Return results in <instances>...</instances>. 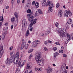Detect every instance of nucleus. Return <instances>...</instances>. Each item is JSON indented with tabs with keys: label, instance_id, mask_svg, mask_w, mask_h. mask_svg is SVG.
Instances as JSON below:
<instances>
[{
	"label": "nucleus",
	"instance_id": "obj_15",
	"mask_svg": "<svg viewBox=\"0 0 73 73\" xmlns=\"http://www.w3.org/2000/svg\"><path fill=\"white\" fill-rule=\"evenodd\" d=\"M62 11L60 10L59 11L58 13V15L60 17H62Z\"/></svg>",
	"mask_w": 73,
	"mask_h": 73
},
{
	"label": "nucleus",
	"instance_id": "obj_23",
	"mask_svg": "<svg viewBox=\"0 0 73 73\" xmlns=\"http://www.w3.org/2000/svg\"><path fill=\"white\" fill-rule=\"evenodd\" d=\"M14 57L13 56H11V57L10 58V61H12V62H13V60H14Z\"/></svg>",
	"mask_w": 73,
	"mask_h": 73
},
{
	"label": "nucleus",
	"instance_id": "obj_31",
	"mask_svg": "<svg viewBox=\"0 0 73 73\" xmlns=\"http://www.w3.org/2000/svg\"><path fill=\"white\" fill-rule=\"evenodd\" d=\"M33 51V49H31L29 50L28 51V53H31V52H32Z\"/></svg>",
	"mask_w": 73,
	"mask_h": 73
},
{
	"label": "nucleus",
	"instance_id": "obj_53",
	"mask_svg": "<svg viewBox=\"0 0 73 73\" xmlns=\"http://www.w3.org/2000/svg\"><path fill=\"white\" fill-rule=\"evenodd\" d=\"M12 49H13V46H12L10 48V50H12Z\"/></svg>",
	"mask_w": 73,
	"mask_h": 73
},
{
	"label": "nucleus",
	"instance_id": "obj_8",
	"mask_svg": "<svg viewBox=\"0 0 73 73\" xmlns=\"http://www.w3.org/2000/svg\"><path fill=\"white\" fill-rule=\"evenodd\" d=\"M65 66L64 67V66H62V70L60 71V73H67V72H66L65 70V66H66V64H64Z\"/></svg>",
	"mask_w": 73,
	"mask_h": 73
},
{
	"label": "nucleus",
	"instance_id": "obj_45",
	"mask_svg": "<svg viewBox=\"0 0 73 73\" xmlns=\"http://www.w3.org/2000/svg\"><path fill=\"white\" fill-rule=\"evenodd\" d=\"M44 50H45V51H46V52H47V51H48V49H47L46 47H44Z\"/></svg>",
	"mask_w": 73,
	"mask_h": 73
},
{
	"label": "nucleus",
	"instance_id": "obj_49",
	"mask_svg": "<svg viewBox=\"0 0 73 73\" xmlns=\"http://www.w3.org/2000/svg\"><path fill=\"white\" fill-rule=\"evenodd\" d=\"M63 56L64 57H66V55L65 54H63Z\"/></svg>",
	"mask_w": 73,
	"mask_h": 73
},
{
	"label": "nucleus",
	"instance_id": "obj_61",
	"mask_svg": "<svg viewBox=\"0 0 73 73\" xmlns=\"http://www.w3.org/2000/svg\"><path fill=\"white\" fill-rule=\"evenodd\" d=\"M5 26H7L8 25V23H6L5 24Z\"/></svg>",
	"mask_w": 73,
	"mask_h": 73
},
{
	"label": "nucleus",
	"instance_id": "obj_51",
	"mask_svg": "<svg viewBox=\"0 0 73 73\" xmlns=\"http://www.w3.org/2000/svg\"><path fill=\"white\" fill-rule=\"evenodd\" d=\"M35 4V1H33L32 2V5H34Z\"/></svg>",
	"mask_w": 73,
	"mask_h": 73
},
{
	"label": "nucleus",
	"instance_id": "obj_3",
	"mask_svg": "<svg viewBox=\"0 0 73 73\" xmlns=\"http://www.w3.org/2000/svg\"><path fill=\"white\" fill-rule=\"evenodd\" d=\"M20 53L19 52H17L15 55V58L14 60V64L16 65V64H17V65H19V66L21 64V61H19V55Z\"/></svg>",
	"mask_w": 73,
	"mask_h": 73
},
{
	"label": "nucleus",
	"instance_id": "obj_9",
	"mask_svg": "<svg viewBox=\"0 0 73 73\" xmlns=\"http://www.w3.org/2000/svg\"><path fill=\"white\" fill-rule=\"evenodd\" d=\"M27 25V21L25 19L23 20L22 22V26L23 27H25Z\"/></svg>",
	"mask_w": 73,
	"mask_h": 73
},
{
	"label": "nucleus",
	"instance_id": "obj_27",
	"mask_svg": "<svg viewBox=\"0 0 73 73\" xmlns=\"http://www.w3.org/2000/svg\"><path fill=\"white\" fill-rule=\"evenodd\" d=\"M58 52H55L54 54V57H56V56H58Z\"/></svg>",
	"mask_w": 73,
	"mask_h": 73
},
{
	"label": "nucleus",
	"instance_id": "obj_29",
	"mask_svg": "<svg viewBox=\"0 0 73 73\" xmlns=\"http://www.w3.org/2000/svg\"><path fill=\"white\" fill-rule=\"evenodd\" d=\"M7 34V33L6 32H4V33H3L2 35V37H5V35Z\"/></svg>",
	"mask_w": 73,
	"mask_h": 73
},
{
	"label": "nucleus",
	"instance_id": "obj_10",
	"mask_svg": "<svg viewBox=\"0 0 73 73\" xmlns=\"http://www.w3.org/2000/svg\"><path fill=\"white\" fill-rule=\"evenodd\" d=\"M33 64L31 62H30L27 64V69H31L32 67Z\"/></svg>",
	"mask_w": 73,
	"mask_h": 73
},
{
	"label": "nucleus",
	"instance_id": "obj_14",
	"mask_svg": "<svg viewBox=\"0 0 73 73\" xmlns=\"http://www.w3.org/2000/svg\"><path fill=\"white\" fill-rule=\"evenodd\" d=\"M50 32V28L49 27L48 28V29L47 30V31L45 32V35H48V34H49Z\"/></svg>",
	"mask_w": 73,
	"mask_h": 73
},
{
	"label": "nucleus",
	"instance_id": "obj_24",
	"mask_svg": "<svg viewBox=\"0 0 73 73\" xmlns=\"http://www.w3.org/2000/svg\"><path fill=\"white\" fill-rule=\"evenodd\" d=\"M73 33H71L70 35L69 34V33H67L66 35V37H70L72 36H73Z\"/></svg>",
	"mask_w": 73,
	"mask_h": 73
},
{
	"label": "nucleus",
	"instance_id": "obj_26",
	"mask_svg": "<svg viewBox=\"0 0 73 73\" xmlns=\"http://www.w3.org/2000/svg\"><path fill=\"white\" fill-rule=\"evenodd\" d=\"M15 17H13L11 19V21L12 23H13V22H15Z\"/></svg>",
	"mask_w": 73,
	"mask_h": 73
},
{
	"label": "nucleus",
	"instance_id": "obj_1",
	"mask_svg": "<svg viewBox=\"0 0 73 73\" xmlns=\"http://www.w3.org/2000/svg\"><path fill=\"white\" fill-rule=\"evenodd\" d=\"M34 17L33 16H31L29 18V21H31V23L29 25L28 29L30 31H32V25H33V24H35L36 23L37 19L33 20Z\"/></svg>",
	"mask_w": 73,
	"mask_h": 73
},
{
	"label": "nucleus",
	"instance_id": "obj_38",
	"mask_svg": "<svg viewBox=\"0 0 73 73\" xmlns=\"http://www.w3.org/2000/svg\"><path fill=\"white\" fill-rule=\"evenodd\" d=\"M30 2H27V7H29V6H30Z\"/></svg>",
	"mask_w": 73,
	"mask_h": 73
},
{
	"label": "nucleus",
	"instance_id": "obj_16",
	"mask_svg": "<svg viewBox=\"0 0 73 73\" xmlns=\"http://www.w3.org/2000/svg\"><path fill=\"white\" fill-rule=\"evenodd\" d=\"M42 6H45L46 5V1L45 0H43L42 1Z\"/></svg>",
	"mask_w": 73,
	"mask_h": 73
},
{
	"label": "nucleus",
	"instance_id": "obj_47",
	"mask_svg": "<svg viewBox=\"0 0 73 73\" xmlns=\"http://www.w3.org/2000/svg\"><path fill=\"white\" fill-rule=\"evenodd\" d=\"M37 8H38L39 7V3L37 2Z\"/></svg>",
	"mask_w": 73,
	"mask_h": 73
},
{
	"label": "nucleus",
	"instance_id": "obj_34",
	"mask_svg": "<svg viewBox=\"0 0 73 73\" xmlns=\"http://www.w3.org/2000/svg\"><path fill=\"white\" fill-rule=\"evenodd\" d=\"M60 4L59 3H58L56 5V7L58 8L60 7Z\"/></svg>",
	"mask_w": 73,
	"mask_h": 73
},
{
	"label": "nucleus",
	"instance_id": "obj_33",
	"mask_svg": "<svg viewBox=\"0 0 73 73\" xmlns=\"http://www.w3.org/2000/svg\"><path fill=\"white\" fill-rule=\"evenodd\" d=\"M15 73H20V70L17 69V70Z\"/></svg>",
	"mask_w": 73,
	"mask_h": 73
},
{
	"label": "nucleus",
	"instance_id": "obj_58",
	"mask_svg": "<svg viewBox=\"0 0 73 73\" xmlns=\"http://www.w3.org/2000/svg\"><path fill=\"white\" fill-rule=\"evenodd\" d=\"M11 29L12 30L13 29V25H11Z\"/></svg>",
	"mask_w": 73,
	"mask_h": 73
},
{
	"label": "nucleus",
	"instance_id": "obj_40",
	"mask_svg": "<svg viewBox=\"0 0 73 73\" xmlns=\"http://www.w3.org/2000/svg\"><path fill=\"white\" fill-rule=\"evenodd\" d=\"M35 59L36 61H37V54H35Z\"/></svg>",
	"mask_w": 73,
	"mask_h": 73
},
{
	"label": "nucleus",
	"instance_id": "obj_6",
	"mask_svg": "<svg viewBox=\"0 0 73 73\" xmlns=\"http://www.w3.org/2000/svg\"><path fill=\"white\" fill-rule=\"evenodd\" d=\"M28 46H29V45H28V44H27V45L26 42H24L21 44V49H23L24 48L25 46V49H27V48H28Z\"/></svg>",
	"mask_w": 73,
	"mask_h": 73
},
{
	"label": "nucleus",
	"instance_id": "obj_7",
	"mask_svg": "<svg viewBox=\"0 0 73 73\" xmlns=\"http://www.w3.org/2000/svg\"><path fill=\"white\" fill-rule=\"evenodd\" d=\"M4 53V49H3V47L2 45L0 46V58L1 57L3 54Z\"/></svg>",
	"mask_w": 73,
	"mask_h": 73
},
{
	"label": "nucleus",
	"instance_id": "obj_5",
	"mask_svg": "<svg viewBox=\"0 0 73 73\" xmlns=\"http://www.w3.org/2000/svg\"><path fill=\"white\" fill-rule=\"evenodd\" d=\"M72 15V13L69 10H68V11L66 10L65 11L64 16L65 17H68V15H69L70 16H71Z\"/></svg>",
	"mask_w": 73,
	"mask_h": 73
},
{
	"label": "nucleus",
	"instance_id": "obj_55",
	"mask_svg": "<svg viewBox=\"0 0 73 73\" xmlns=\"http://www.w3.org/2000/svg\"><path fill=\"white\" fill-rule=\"evenodd\" d=\"M6 9H8L9 8V6H7L6 7H5Z\"/></svg>",
	"mask_w": 73,
	"mask_h": 73
},
{
	"label": "nucleus",
	"instance_id": "obj_2",
	"mask_svg": "<svg viewBox=\"0 0 73 73\" xmlns=\"http://www.w3.org/2000/svg\"><path fill=\"white\" fill-rule=\"evenodd\" d=\"M37 62L38 64L39 65H44V62H43V58L41 56V52H38L37 53Z\"/></svg>",
	"mask_w": 73,
	"mask_h": 73
},
{
	"label": "nucleus",
	"instance_id": "obj_63",
	"mask_svg": "<svg viewBox=\"0 0 73 73\" xmlns=\"http://www.w3.org/2000/svg\"><path fill=\"white\" fill-rule=\"evenodd\" d=\"M52 65L53 66H56V65H55V64H53Z\"/></svg>",
	"mask_w": 73,
	"mask_h": 73
},
{
	"label": "nucleus",
	"instance_id": "obj_18",
	"mask_svg": "<svg viewBox=\"0 0 73 73\" xmlns=\"http://www.w3.org/2000/svg\"><path fill=\"white\" fill-rule=\"evenodd\" d=\"M67 23L69 24H71L72 23V20L71 19H69L68 21H67Z\"/></svg>",
	"mask_w": 73,
	"mask_h": 73
},
{
	"label": "nucleus",
	"instance_id": "obj_64",
	"mask_svg": "<svg viewBox=\"0 0 73 73\" xmlns=\"http://www.w3.org/2000/svg\"><path fill=\"white\" fill-rule=\"evenodd\" d=\"M73 73V71H72L70 72V73Z\"/></svg>",
	"mask_w": 73,
	"mask_h": 73
},
{
	"label": "nucleus",
	"instance_id": "obj_4",
	"mask_svg": "<svg viewBox=\"0 0 73 73\" xmlns=\"http://www.w3.org/2000/svg\"><path fill=\"white\" fill-rule=\"evenodd\" d=\"M56 30L59 33V35L60 37H64L65 36V32H66L65 29H62L57 28Z\"/></svg>",
	"mask_w": 73,
	"mask_h": 73
},
{
	"label": "nucleus",
	"instance_id": "obj_44",
	"mask_svg": "<svg viewBox=\"0 0 73 73\" xmlns=\"http://www.w3.org/2000/svg\"><path fill=\"white\" fill-rule=\"evenodd\" d=\"M55 44L57 45H60V43L58 42H56Z\"/></svg>",
	"mask_w": 73,
	"mask_h": 73
},
{
	"label": "nucleus",
	"instance_id": "obj_57",
	"mask_svg": "<svg viewBox=\"0 0 73 73\" xmlns=\"http://www.w3.org/2000/svg\"><path fill=\"white\" fill-rule=\"evenodd\" d=\"M31 14H29L28 15H27V16L28 17H31Z\"/></svg>",
	"mask_w": 73,
	"mask_h": 73
},
{
	"label": "nucleus",
	"instance_id": "obj_17",
	"mask_svg": "<svg viewBox=\"0 0 73 73\" xmlns=\"http://www.w3.org/2000/svg\"><path fill=\"white\" fill-rule=\"evenodd\" d=\"M70 39H71V37H70L69 38L68 37H67L66 40V44H68V42L70 40Z\"/></svg>",
	"mask_w": 73,
	"mask_h": 73
},
{
	"label": "nucleus",
	"instance_id": "obj_46",
	"mask_svg": "<svg viewBox=\"0 0 73 73\" xmlns=\"http://www.w3.org/2000/svg\"><path fill=\"white\" fill-rule=\"evenodd\" d=\"M44 44L45 45H47L48 44V41L47 40L46 41H45L44 42Z\"/></svg>",
	"mask_w": 73,
	"mask_h": 73
},
{
	"label": "nucleus",
	"instance_id": "obj_21",
	"mask_svg": "<svg viewBox=\"0 0 73 73\" xmlns=\"http://www.w3.org/2000/svg\"><path fill=\"white\" fill-rule=\"evenodd\" d=\"M49 7H52V8L54 7V6L53 5V4L52 3V1L50 2Z\"/></svg>",
	"mask_w": 73,
	"mask_h": 73
},
{
	"label": "nucleus",
	"instance_id": "obj_20",
	"mask_svg": "<svg viewBox=\"0 0 73 73\" xmlns=\"http://www.w3.org/2000/svg\"><path fill=\"white\" fill-rule=\"evenodd\" d=\"M52 7H49V8L48 9V11L49 12H52L53 11V9H52Z\"/></svg>",
	"mask_w": 73,
	"mask_h": 73
},
{
	"label": "nucleus",
	"instance_id": "obj_50",
	"mask_svg": "<svg viewBox=\"0 0 73 73\" xmlns=\"http://www.w3.org/2000/svg\"><path fill=\"white\" fill-rule=\"evenodd\" d=\"M3 3V0H0V4H1Z\"/></svg>",
	"mask_w": 73,
	"mask_h": 73
},
{
	"label": "nucleus",
	"instance_id": "obj_52",
	"mask_svg": "<svg viewBox=\"0 0 73 73\" xmlns=\"http://www.w3.org/2000/svg\"><path fill=\"white\" fill-rule=\"evenodd\" d=\"M2 24H3V23L1 22H0V27H1V25H2Z\"/></svg>",
	"mask_w": 73,
	"mask_h": 73
},
{
	"label": "nucleus",
	"instance_id": "obj_22",
	"mask_svg": "<svg viewBox=\"0 0 73 73\" xmlns=\"http://www.w3.org/2000/svg\"><path fill=\"white\" fill-rule=\"evenodd\" d=\"M50 1H48L46 3V7H48V5H50Z\"/></svg>",
	"mask_w": 73,
	"mask_h": 73
},
{
	"label": "nucleus",
	"instance_id": "obj_13",
	"mask_svg": "<svg viewBox=\"0 0 73 73\" xmlns=\"http://www.w3.org/2000/svg\"><path fill=\"white\" fill-rule=\"evenodd\" d=\"M37 46V40H36L34 42L32 45V47L33 48H36Z\"/></svg>",
	"mask_w": 73,
	"mask_h": 73
},
{
	"label": "nucleus",
	"instance_id": "obj_43",
	"mask_svg": "<svg viewBox=\"0 0 73 73\" xmlns=\"http://www.w3.org/2000/svg\"><path fill=\"white\" fill-rule=\"evenodd\" d=\"M37 70H38V71H39V72H41V69L40 68H37Z\"/></svg>",
	"mask_w": 73,
	"mask_h": 73
},
{
	"label": "nucleus",
	"instance_id": "obj_32",
	"mask_svg": "<svg viewBox=\"0 0 73 73\" xmlns=\"http://www.w3.org/2000/svg\"><path fill=\"white\" fill-rule=\"evenodd\" d=\"M33 57V55L32 54H30V56L29 57V59H31V58H32V57Z\"/></svg>",
	"mask_w": 73,
	"mask_h": 73
},
{
	"label": "nucleus",
	"instance_id": "obj_28",
	"mask_svg": "<svg viewBox=\"0 0 73 73\" xmlns=\"http://www.w3.org/2000/svg\"><path fill=\"white\" fill-rule=\"evenodd\" d=\"M29 31L27 30L26 34V36H28L29 35Z\"/></svg>",
	"mask_w": 73,
	"mask_h": 73
},
{
	"label": "nucleus",
	"instance_id": "obj_11",
	"mask_svg": "<svg viewBox=\"0 0 73 73\" xmlns=\"http://www.w3.org/2000/svg\"><path fill=\"white\" fill-rule=\"evenodd\" d=\"M12 63V61H11L9 59L7 58V59L5 61V63L7 65H9L10 64H11Z\"/></svg>",
	"mask_w": 73,
	"mask_h": 73
},
{
	"label": "nucleus",
	"instance_id": "obj_25",
	"mask_svg": "<svg viewBox=\"0 0 73 73\" xmlns=\"http://www.w3.org/2000/svg\"><path fill=\"white\" fill-rule=\"evenodd\" d=\"M14 15L15 17L17 19L18 17H19V16H18V14H17V13L16 12H15L14 13Z\"/></svg>",
	"mask_w": 73,
	"mask_h": 73
},
{
	"label": "nucleus",
	"instance_id": "obj_39",
	"mask_svg": "<svg viewBox=\"0 0 73 73\" xmlns=\"http://www.w3.org/2000/svg\"><path fill=\"white\" fill-rule=\"evenodd\" d=\"M57 48L56 47H54L53 48V50L54 51L57 50Z\"/></svg>",
	"mask_w": 73,
	"mask_h": 73
},
{
	"label": "nucleus",
	"instance_id": "obj_42",
	"mask_svg": "<svg viewBox=\"0 0 73 73\" xmlns=\"http://www.w3.org/2000/svg\"><path fill=\"white\" fill-rule=\"evenodd\" d=\"M40 41L37 40V44H40Z\"/></svg>",
	"mask_w": 73,
	"mask_h": 73
},
{
	"label": "nucleus",
	"instance_id": "obj_48",
	"mask_svg": "<svg viewBox=\"0 0 73 73\" xmlns=\"http://www.w3.org/2000/svg\"><path fill=\"white\" fill-rule=\"evenodd\" d=\"M47 42H48V43H50V44H52V42L49 40H48V41H47Z\"/></svg>",
	"mask_w": 73,
	"mask_h": 73
},
{
	"label": "nucleus",
	"instance_id": "obj_60",
	"mask_svg": "<svg viewBox=\"0 0 73 73\" xmlns=\"http://www.w3.org/2000/svg\"><path fill=\"white\" fill-rule=\"evenodd\" d=\"M1 38H2V40H4V38H5V37H1Z\"/></svg>",
	"mask_w": 73,
	"mask_h": 73
},
{
	"label": "nucleus",
	"instance_id": "obj_19",
	"mask_svg": "<svg viewBox=\"0 0 73 73\" xmlns=\"http://www.w3.org/2000/svg\"><path fill=\"white\" fill-rule=\"evenodd\" d=\"M37 12H38L39 14H40V15H41L43 13L42 10H41L40 9H38Z\"/></svg>",
	"mask_w": 73,
	"mask_h": 73
},
{
	"label": "nucleus",
	"instance_id": "obj_41",
	"mask_svg": "<svg viewBox=\"0 0 73 73\" xmlns=\"http://www.w3.org/2000/svg\"><path fill=\"white\" fill-rule=\"evenodd\" d=\"M25 63L23 62L21 66V68H23V65L25 64Z\"/></svg>",
	"mask_w": 73,
	"mask_h": 73
},
{
	"label": "nucleus",
	"instance_id": "obj_56",
	"mask_svg": "<svg viewBox=\"0 0 73 73\" xmlns=\"http://www.w3.org/2000/svg\"><path fill=\"white\" fill-rule=\"evenodd\" d=\"M28 42L29 43V44H30V43H31V40H28Z\"/></svg>",
	"mask_w": 73,
	"mask_h": 73
},
{
	"label": "nucleus",
	"instance_id": "obj_12",
	"mask_svg": "<svg viewBox=\"0 0 73 73\" xmlns=\"http://www.w3.org/2000/svg\"><path fill=\"white\" fill-rule=\"evenodd\" d=\"M52 70H53L52 68H50V66H48V69L47 71V73H50V72H52Z\"/></svg>",
	"mask_w": 73,
	"mask_h": 73
},
{
	"label": "nucleus",
	"instance_id": "obj_30",
	"mask_svg": "<svg viewBox=\"0 0 73 73\" xmlns=\"http://www.w3.org/2000/svg\"><path fill=\"white\" fill-rule=\"evenodd\" d=\"M27 12L28 13H31V10L30 9H29L27 11Z\"/></svg>",
	"mask_w": 73,
	"mask_h": 73
},
{
	"label": "nucleus",
	"instance_id": "obj_59",
	"mask_svg": "<svg viewBox=\"0 0 73 73\" xmlns=\"http://www.w3.org/2000/svg\"><path fill=\"white\" fill-rule=\"evenodd\" d=\"M20 0H17V3H18V4L19 3H20Z\"/></svg>",
	"mask_w": 73,
	"mask_h": 73
},
{
	"label": "nucleus",
	"instance_id": "obj_54",
	"mask_svg": "<svg viewBox=\"0 0 73 73\" xmlns=\"http://www.w3.org/2000/svg\"><path fill=\"white\" fill-rule=\"evenodd\" d=\"M10 54H11V56H12V54H13V52H10Z\"/></svg>",
	"mask_w": 73,
	"mask_h": 73
},
{
	"label": "nucleus",
	"instance_id": "obj_35",
	"mask_svg": "<svg viewBox=\"0 0 73 73\" xmlns=\"http://www.w3.org/2000/svg\"><path fill=\"white\" fill-rule=\"evenodd\" d=\"M55 25L56 27H58L59 26V24L57 23H55Z\"/></svg>",
	"mask_w": 73,
	"mask_h": 73
},
{
	"label": "nucleus",
	"instance_id": "obj_36",
	"mask_svg": "<svg viewBox=\"0 0 73 73\" xmlns=\"http://www.w3.org/2000/svg\"><path fill=\"white\" fill-rule=\"evenodd\" d=\"M64 51H63V50H60L59 51V52L60 53H62Z\"/></svg>",
	"mask_w": 73,
	"mask_h": 73
},
{
	"label": "nucleus",
	"instance_id": "obj_37",
	"mask_svg": "<svg viewBox=\"0 0 73 73\" xmlns=\"http://www.w3.org/2000/svg\"><path fill=\"white\" fill-rule=\"evenodd\" d=\"M3 17L2 16H1L0 17V21H3Z\"/></svg>",
	"mask_w": 73,
	"mask_h": 73
},
{
	"label": "nucleus",
	"instance_id": "obj_62",
	"mask_svg": "<svg viewBox=\"0 0 73 73\" xmlns=\"http://www.w3.org/2000/svg\"><path fill=\"white\" fill-rule=\"evenodd\" d=\"M25 2V0H23L22 1V3H24V2Z\"/></svg>",
	"mask_w": 73,
	"mask_h": 73
}]
</instances>
